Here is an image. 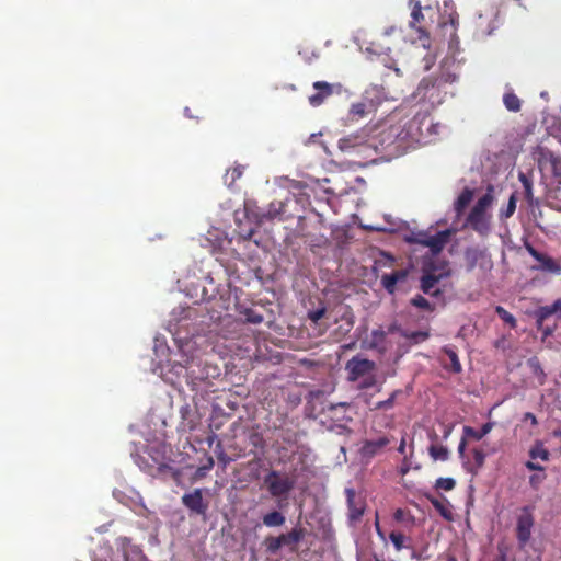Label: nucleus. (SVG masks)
Returning a JSON list of instances; mask_svg holds the SVG:
<instances>
[{"label":"nucleus","instance_id":"052dcab7","mask_svg":"<svg viewBox=\"0 0 561 561\" xmlns=\"http://www.w3.org/2000/svg\"><path fill=\"white\" fill-rule=\"evenodd\" d=\"M551 332H552V330H551V329H549V328L543 329V333H545L546 335L550 334Z\"/></svg>","mask_w":561,"mask_h":561},{"label":"nucleus","instance_id":"6e6d98bb","mask_svg":"<svg viewBox=\"0 0 561 561\" xmlns=\"http://www.w3.org/2000/svg\"><path fill=\"white\" fill-rule=\"evenodd\" d=\"M491 430V426L489 424L483 425V427L480 431V433H483V436L488 434Z\"/></svg>","mask_w":561,"mask_h":561},{"label":"nucleus","instance_id":"e2e57ef3","mask_svg":"<svg viewBox=\"0 0 561 561\" xmlns=\"http://www.w3.org/2000/svg\"><path fill=\"white\" fill-rule=\"evenodd\" d=\"M376 529H377L378 534L381 535L378 520L376 522Z\"/></svg>","mask_w":561,"mask_h":561},{"label":"nucleus","instance_id":"bf43d9fd","mask_svg":"<svg viewBox=\"0 0 561 561\" xmlns=\"http://www.w3.org/2000/svg\"><path fill=\"white\" fill-rule=\"evenodd\" d=\"M394 516H396V518H397V519H400V518H401V516H402V511H401V510H398V511L396 512Z\"/></svg>","mask_w":561,"mask_h":561},{"label":"nucleus","instance_id":"58836bf2","mask_svg":"<svg viewBox=\"0 0 561 561\" xmlns=\"http://www.w3.org/2000/svg\"><path fill=\"white\" fill-rule=\"evenodd\" d=\"M516 209V197L515 195H511L507 207L505 210L501 211L500 217L501 218H510Z\"/></svg>","mask_w":561,"mask_h":561},{"label":"nucleus","instance_id":"c756f323","mask_svg":"<svg viewBox=\"0 0 561 561\" xmlns=\"http://www.w3.org/2000/svg\"><path fill=\"white\" fill-rule=\"evenodd\" d=\"M503 102L505 107L511 112H518L520 110V101L514 93H505Z\"/></svg>","mask_w":561,"mask_h":561},{"label":"nucleus","instance_id":"49530a36","mask_svg":"<svg viewBox=\"0 0 561 561\" xmlns=\"http://www.w3.org/2000/svg\"><path fill=\"white\" fill-rule=\"evenodd\" d=\"M364 107L365 106L362 103L353 104L351 112L354 113V114L363 115L364 114Z\"/></svg>","mask_w":561,"mask_h":561},{"label":"nucleus","instance_id":"c9c22d12","mask_svg":"<svg viewBox=\"0 0 561 561\" xmlns=\"http://www.w3.org/2000/svg\"><path fill=\"white\" fill-rule=\"evenodd\" d=\"M495 312L497 316L507 324H510L512 328L516 327V319L513 314H511L508 311H506L503 307L497 306L495 308Z\"/></svg>","mask_w":561,"mask_h":561},{"label":"nucleus","instance_id":"6e6552de","mask_svg":"<svg viewBox=\"0 0 561 561\" xmlns=\"http://www.w3.org/2000/svg\"><path fill=\"white\" fill-rule=\"evenodd\" d=\"M450 230L439 231L435 234L419 232L413 237V242L430 248L433 254H438L448 242Z\"/></svg>","mask_w":561,"mask_h":561},{"label":"nucleus","instance_id":"c85d7f7f","mask_svg":"<svg viewBox=\"0 0 561 561\" xmlns=\"http://www.w3.org/2000/svg\"><path fill=\"white\" fill-rule=\"evenodd\" d=\"M463 540H465V543H463V558H465V561H468L471 551L477 549L478 543H477V541L474 539V536L471 533L465 534L463 535Z\"/></svg>","mask_w":561,"mask_h":561},{"label":"nucleus","instance_id":"69168bd1","mask_svg":"<svg viewBox=\"0 0 561 561\" xmlns=\"http://www.w3.org/2000/svg\"><path fill=\"white\" fill-rule=\"evenodd\" d=\"M449 561H456L454 557H449Z\"/></svg>","mask_w":561,"mask_h":561},{"label":"nucleus","instance_id":"f03ea898","mask_svg":"<svg viewBox=\"0 0 561 561\" xmlns=\"http://www.w3.org/2000/svg\"><path fill=\"white\" fill-rule=\"evenodd\" d=\"M494 201V188L492 185H489L486 193L478 199L468 214L465 226L471 228L481 236L489 234L491 231L492 218L490 209L492 208Z\"/></svg>","mask_w":561,"mask_h":561},{"label":"nucleus","instance_id":"a19ab883","mask_svg":"<svg viewBox=\"0 0 561 561\" xmlns=\"http://www.w3.org/2000/svg\"><path fill=\"white\" fill-rule=\"evenodd\" d=\"M376 376L373 373H370L369 375L365 376L364 379L358 383V389L365 390L371 388L376 385Z\"/></svg>","mask_w":561,"mask_h":561},{"label":"nucleus","instance_id":"412c9836","mask_svg":"<svg viewBox=\"0 0 561 561\" xmlns=\"http://www.w3.org/2000/svg\"><path fill=\"white\" fill-rule=\"evenodd\" d=\"M445 499H431L433 506L439 512V514L447 520H453L451 505Z\"/></svg>","mask_w":561,"mask_h":561},{"label":"nucleus","instance_id":"aec40b11","mask_svg":"<svg viewBox=\"0 0 561 561\" xmlns=\"http://www.w3.org/2000/svg\"><path fill=\"white\" fill-rule=\"evenodd\" d=\"M556 313H560L561 314V300H557V301H554L550 306H543V307L539 308V310L537 312L538 325L541 327L542 321L545 319H547L548 317H550L552 314H556Z\"/></svg>","mask_w":561,"mask_h":561},{"label":"nucleus","instance_id":"7c9ffc66","mask_svg":"<svg viewBox=\"0 0 561 561\" xmlns=\"http://www.w3.org/2000/svg\"><path fill=\"white\" fill-rule=\"evenodd\" d=\"M518 180L523 184V187L525 191V197L527 198L528 202H531L533 197H534L531 180L523 172L518 173Z\"/></svg>","mask_w":561,"mask_h":561},{"label":"nucleus","instance_id":"4c0bfd02","mask_svg":"<svg viewBox=\"0 0 561 561\" xmlns=\"http://www.w3.org/2000/svg\"><path fill=\"white\" fill-rule=\"evenodd\" d=\"M411 304L414 307L420 308V309L432 310V307H431V304L428 302V300L421 295H416L415 297H413L411 299Z\"/></svg>","mask_w":561,"mask_h":561},{"label":"nucleus","instance_id":"5fc2aeb1","mask_svg":"<svg viewBox=\"0 0 561 561\" xmlns=\"http://www.w3.org/2000/svg\"><path fill=\"white\" fill-rule=\"evenodd\" d=\"M348 405H350V404H348V403H346V402H340V403H336V404H331V405H330V410H334V409H336L337 407H343V408H345V407H348Z\"/></svg>","mask_w":561,"mask_h":561},{"label":"nucleus","instance_id":"603ef678","mask_svg":"<svg viewBox=\"0 0 561 561\" xmlns=\"http://www.w3.org/2000/svg\"><path fill=\"white\" fill-rule=\"evenodd\" d=\"M401 329L397 325V324H391L389 328H388V333H394V332H400L401 333Z\"/></svg>","mask_w":561,"mask_h":561},{"label":"nucleus","instance_id":"9d476101","mask_svg":"<svg viewBox=\"0 0 561 561\" xmlns=\"http://www.w3.org/2000/svg\"><path fill=\"white\" fill-rule=\"evenodd\" d=\"M316 93L309 95L308 101L312 106H320L325 100H328L333 93L341 92L340 83H328L325 81H316L312 84Z\"/></svg>","mask_w":561,"mask_h":561},{"label":"nucleus","instance_id":"a878e982","mask_svg":"<svg viewBox=\"0 0 561 561\" xmlns=\"http://www.w3.org/2000/svg\"><path fill=\"white\" fill-rule=\"evenodd\" d=\"M242 174H243L242 165L233 167V168L227 170V172L224 176V181L228 187H231L237 182V180H239L242 176Z\"/></svg>","mask_w":561,"mask_h":561},{"label":"nucleus","instance_id":"c03bdc74","mask_svg":"<svg viewBox=\"0 0 561 561\" xmlns=\"http://www.w3.org/2000/svg\"><path fill=\"white\" fill-rule=\"evenodd\" d=\"M410 469H411L410 460H409L407 457H404V459H403V461H402V463H401V466H400V468H399V470H398V471H399V474H400L401 477H404L405 474H408V472L410 471Z\"/></svg>","mask_w":561,"mask_h":561},{"label":"nucleus","instance_id":"4468645a","mask_svg":"<svg viewBox=\"0 0 561 561\" xmlns=\"http://www.w3.org/2000/svg\"><path fill=\"white\" fill-rule=\"evenodd\" d=\"M465 261L469 270L479 265L482 268L491 267V260L485 250L471 248L465 252Z\"/></svg>","mask_w":561,"mask_h":561},{"label":"nucleus","instance_id":"ddd939ff","mask_svg":"<svg viewBox=\"0 0 561 561\" xmlns=\"http://www.w3.org/2000/svg\"><path fill=\"white\" fill-rule=\"evenodd\" d=\"M444 275V272L437 273L436 268L425 267L424 273L421 277L422 291L427 295H437L439 293L437 285L439 284Z\"/></svg>","mask_w":561,"mask_h":561},{"label":"nucleus","instance_id":"79ce46f5","mask_svg":"<svg viewBox=\"0 0 561 561\" xmlns=\"http://www.w3.org/2000/svg\"><path fill=\"white\" fill-rule=\"evenodd\" d=\"M245 319L250 323L259 324L263 321V316L255 312L254 310H247L245 312Z\"/></svg>","mask_w":561,"mask_h":561},{"label":"nucleus","instance_id":"338daca9","mask_svg":"<svg viewBox=\"0 0 561 561\" xmlns=\"http://www.w3.org/2000/svg\"><path fill=\"white\" fill-rule=\"evenodd\" d=\"M392 30H393V28L388 30V31L386 32V34H390V33L392 32Z\"/></svg>","mask_w":561,"mask_h":561},{"label":"nucleus","instance_id":"dca6fc26","mask_svg":"<svg viewBox=\"0 0 561 561\" xmlns=\"http://www.w3.org/2000/svg\"><path fill=\"white\" fill-rule=\"evenodd\" d=\"M390 442L391 439L387 436H381L378 439L365 440L359 450L360 455L363 458L371 459L387 447Z\"/></svg>","mask_w":561,"mask_h":561},{"label":"nucleus","instance_id":"37998d69","mask_svg":"<svg viewBox=\"0 0 561 561\" xmlns=\"http://www.w3.org/2000/svg\"><path fill=\"white\" fill-rule=\"evenodd\" d=\"M327 309L324 307L308 312V318L313 322L318 323L323 318Z\"/></svg>","mask_w":561,"mask_h":561},{"label":"nucleus","instance_id":"e433bc0d","mask_svg":"<svg viewBox=\"0 0 561 561\" xmlns=\"http://www.w3.org/2000/svg\"><path fill=\"white\" fill-rule=\"evenodd\" d=\"M456 485L453 478H439L436 480L435 488L443 491H451Z\"/></svg>","mask_w":561,"mask_h":561},{"label":"nucleus","instance_id":"b1692460","mask_svg":"<svg viewBox=\"0 0 561 561\" xmlns=\"http://www.w3.org/2000/svg\"><path fill=\"white\" fill-rule=\"evenodd\" d=\"M482 437L483 433H480V431L473 430L471 427H465L461 444L458 446V453H463V445L467 444L469 440H479Z\"/></svg>","mask_w":561,"mask_h":561},{"label":"nucleus","instance_id":"bb28decb","mask_svg":"<svg viewBox=\"0 0 561 561\" xmlns=\"http://www.w3.org/2000/svg\"><path fill=\"white\" fill-rule=\"evenodd\" d=\"M264 546L268 553L275 554L282 547H284V542L282 541V537L279 536H268L264 539Z\"/></svg>","mask_w":561,"mask_h":561},{"label":"nucleus","instance_id":"864d4df0","mask_svg":"<svg viewBox=\"0 0 561 561\" xmlns=\"http://www.w3.org/2000/svg\"><path fill=\"white\" fill-rule=\"evenodd\" d=\"M254 233V230L253 229H249L244 234H242V238L245 239V240H249L252 238Z\"/></svg>","mask_w":561,"mask_h":561},{"label":"nucleus","instance_id":"1a4fd4ad","mask_svg":"<svg viewBox=\"0 0 561 561\" xmlns=\"http://www.w3.org/2000/svg\"><path fill=\"white\" fill-rule=\"evenodd\" d=\"M375 368V362L367 358H362L359 356H354L345 365V369L347 371V380L355 382L359 378L373 373Z\"/></svg>","mask_w":561,"mask_h":561},{"label":"nucleus","instance_id":"4be33fe9","mask_svg":"<svg viewBox=\"0 0 561 561\" xmlns=\"http://www.w3.org/2000/svg\"><path fill=\"white\" fill-rule=\"evenodd\" d=\"M545 162L548 164L553 176L558 180L559 183H561V158L549 153L547 157H545Z\"/></svg>","mask_w":561,"mask_h":561},{"label":"nucleus","instance_id":"0e129e2a","mask_svg":"<svg viewBox=\"0 0 561 561\" xmlns=\"http://www.w3.org/2000/svg\"><path fill=\"white\" fill-rule=\"evenodd\" d=\"M535 481H537V478L534 476L530 478V482L534 483Z\"/></svg>","mask_w":561,"mask_h":561},{"label":"nucleus","instance_id":"6ab92c4d","mask_svg":"<svg viewBox=\"0 0 561 561\" xmlns=\"http://www.w3.org/2000/svg\"><path fill=\"white\" fill-rule=\"evenodd\" d=\"M286 517L279 511H271L262 516V523L266 527H280L285 524Z\"/></svg>","mask_w":561,"mask_h":561},{"label":"nucleus","instance_id":"a211bd4d","mask_svg":"<svg viewBox=\"0 0 561 561\" xmlns=\"http://www.w3.org/2000/svg\"><path fill=\"white\" fill-rule=\"evenodd\" d=\"M306 533L307 531L304 527L296 526L287 534H280L282 541L284 542V546L289 547L291 552H295L297 550V545L305 538Z\"/></svg>","mask_w":561,"mask_h":561},{"label":"nucleus","instance_id":"0eeeda50","mask_svg":"<svg viewBox=\"0 0 561 561\" xmlns=\"http://www.w3.org/2000/svg\"><path fill=\"white\" fill-rule=\"evenodd\" d=\"M345 495H346V503L348 508V522L352 525H355L356 523L360 522L365 510H366V501L365 497L357 493L352 488L345 489Z\"/></svg>","mask_w":561,"mask_h":561},{"label":"nucleus","instance_id":"72a5a7b5","mask_svg":"<svg viewBox=\"0 0 561 561\" xmlns=\"http://www.w3.org/2000/svg\"><path fill=\"white\" fill-rule=\"evenodd\" d=\"M474 196V190L466 187L460 195H458V211L468 205Z\"/></svg>","mask_w":561,"mask_h":561},{"label":"nucleus","instance_id":"39448f33","mask_svg":"<svg viewBox=\"0 0 561 561\" xmlns=\"http://www.w3.org/2000/svg\"><path fill=\"white\" fill-rule=\"evenodd\" d=\"M409 8L411 9V21L409 26L416 31L419 34L417 41L423 48H430L431 38L428 32L421 25L424 21V14L422 13V7L417 0H409Z\"/></svg>","mask_w":561,"mask_h":561},{"label":"nucleus","instance_id":"473e14b6","mask_svg":"<svg viewBox=\"0 0 561 561\" xmlns=\"http://www.w3.org/2000/svg\"><path fill=\"white\" fill-rule=\"evenodd\" d=\"M540 263H541L540 268L543 271L551 272L554 274L561 273L560 265L550 257L543 256V259L540 261Z\"/></svg>","mask_w":561,"mask_h":561},{"label":"nucleus","instance_id":"a18cd8bd","mask_svg":"<svg viewBox=\"0 0 561 561\" xmlns=\"http://www.w3.org/2000/svg\"><path fill=\"white\" fill-rule=\"evenodd\" d=\"M527 250L529 252V254L536 259L538 262H540L545 255L540 254L538 251H536L533 247L528 245L527 247Z\"/></svg>","mask_w":561,"mask_h":561},{"label":"nucleus","instance_id":"9b49d317","mask_svg":"<svg viewBox=\"0 0 561 561\" xmlns=\"http://www.w3.org/2000/svg\"><path fill=\"white\" fill-rule=\"evenodd\" d=\"M499 11L494 7L486 8L480 12L477 19V30L481 36H489L497 27Z\"/></svg>","mask_w":561,"mask_h":561},{"label":"nucleus","instance_id":"de8ad7c7","mask_svg":"<svg viewBox=\"0 0 561 561\" xmlns=\"http://www.w3.org/2000/svg\"><path fill=\"white\" fill-rule=\"evenodd\" d=\"M448 356H449V359H450V366L454 370H456V352L454 351H448L447 352Z\"/></svg>","mask_w":561,"mask_h":561},{"label":"nucleus","instance_id":"7ed1b4c3","mask_svg":"<svg viewBox=\"0 0 561 561\" xmlns=\"http://www.w3.org/2000/svg\"><path fill=\"white\" fill-rule=\"evenodd\" d=\"M339 150L350 157H358L363 161L358 164L364 165L366 160L373 159L376 154L377 147L371 142L368 133L364 129L352 133L339 139Z\"/></svg>","mask_w":561,"mask_h":561},{"label":"nucleus","instance_id":"cd10ccee","mask_svg":"<svg viewBox=\"0 0 561 561\" xmlns=\"http://www.w3.org/2000/svg\"><path fill=\"white\" fill-rule=\"evenodd\" d=\"M401 336L405 337L413 344H419L427 340L428 333L425 331H401Z\"/></svg>","mask_w":561,"mask_h":561},{"label":"nucleus","instance_id":"5701e85b","mask_svg":"<svg viewBox=\"0 0 561 561\" xmlns=\"http://www.w3.org/2000/svg\"><path fill=\"white\" fill-rule=\"evenodd\" d=\"M402 393H403V391L400 390V389L392 391V393L390 394V397L387 400H382V401H379V402L375 403V405L371 407L370 410L375 411V410H390V409H392L394 407L396 400Z\"/></svg>","mask_w":561,"mask_h":561},{"label":"nucleus","instance_id":"8fccbe9b","mask_svg":"<svg viewBox=\"0 0 561 561\" xmlns=\"http://www.w3.org/2000/svg\"><path fill=\"white\" fill-rule=\"evenodd\" d=\"M524 419H525V421H530V423L533 425L537 424L536 416L533 413H530V412L526 413Z\"/></svg>","mask_w":561,"mask_h":561},{"label":"nucleus","instance_id":"3c124183","mask_svg":"<svg viewBox=\"0 0 561 561\" xmlns=\"http://www.w3.org/2000/svg\"><path fill=\"white\" fill-rule=\"evenodd\" d=\"M398 453L400 454H405V438L402 437L401 442H400V445L398 447Z\"/></svg>","mask_w":561,"mask_h":561},{"label":"nucleus","instance_id":"680f3d73","mask_svg":"<svg viewBox=\"0 0 561 561\" xmlns=\"http://www.w3.org/2000/svg\"><path fill=\"white\" fill-rule=\"evenodd\" d=\"M553 435H554V436H557V437H561V431H556V432L553 433Z\"/></svg>","mask_w":561,"mask_h":561},{"label":"nucleus","instance_id":"393cba45","mask_svg":"<svg viewBox=\"0 0 561 561\" xmlns=\"http://www.w3.org/2000/svg\"><path fill=\"white\" fill-rule=\"evenodd\" d=\"M428 453L434 461H445L449 457L448 449L443 445L432 444L428 448Z\"/></svg>","mask_w":561,"mask_h":561},{"label":"nucleus","instance_id":"423d86ee","mask_svg":"<svg viewBox=\"0 0 561 561\" xmlns=\"http://www.w3.org/2000/svg\"><path fill=\"white\" fill-rule=\"evenodd\" d=\"M424 127L426 128V131L430 133L431 128H433L434 126L427 114L417 113L407 123V135L412 140L420 142L424 140L426 137Z\"/></svg>","mask_w":561,"mask_h":561},{"label":"nucleus","instance_id":"f257e3e1","mask_svg":"<svg viewBox=\"0 0 561 561\" xmlns=\"http://www.w3.org/2000/svg\"><path fill=\"white\" fill-rule=\"evenodd\" d=\"M180 359L169 365L167 380L174 387L184 381L192 390L220 376V368L203 358L196 342L185 340L179 345Z\"/></svg>","mask_w":561,"mask_h":561},{"label":"nucleus","instance_id":"2f4dec72","mask_svg":"<svg viewBox=\"0 0 561 561\" xmlns=\"http://www.w3.org/2000/svg\"><path fill=\"white\" fill-rule=\"evenodd\" d=\"M531 459H541L543 461L549 459V453L541 443H537L529 451Z\"/></svg>","mask_w":561,"mask_h":561},{"label":"nucleus","instance_id":"13d9d810","mask_svg":"<svg viewBox=\"0 0 561 561\" xmlns=\"http://www.w3.org/2000/svg\"><path fill=\"white\" fill-rule=\"evenodd\" d=\"M495 561H506V557H505V553L504 552H501L500 557L496 558Z\"/></svg>","mask_w":561,"mask_h":561},{"label":"nucleus","instance_id":"2eb2a0df","mask_svg":"<svg viewBox=\"0 0 561 561\" xmlns=\"http://www.w3.org/2000/svg\"><path fill=\"white\" fill-rule=\"evenodd\" d=\"M534 518L528 508H524L517 520V538L524 546L530 538Z\"/></svg>","mask_w":561,"mask_h":561},{"label":"nucleus","instance_id":"ea45409f","mask_svg":"<svg viewBox=\"0 0 561 561\" xmlns=\"http://www.w3.org/2000/svg\"><path fill=\"white\" fill-rule=\"evenodd\" d=\"M386 340V332L382 330H374L371 332V347H377Z\"/></svg>","mask_w":561,"mask_h":561},{"label":"nucleus","instance_id":"4d7b16f0","mask_svg":"<svg viewBox=\"0 0 561 561\" xmlns=\"http://www.w3.org/2000/svg\"><path fill=\"white\" fill-rule=\"evenodd\" d=\"M476 459H477L478 463H482L483 455L479 451H476Z\"/></svg>","mask_w":561,"mask_h":561},{"label":"nucleus","instance_id":"f8f14e48","mask_svg":"<svg viewBox=\"0 0 561 561\" xmlns=\"http://www.w3.org/2000/svg\"><path fill=\"white\" fill-rule=\"evenodd\" d=\"M183 505L188 508L192 513L205 516L208 510V503L203 499V491L195 489L191 493H185L182 496Z\"/></svg>","mask_w":561,"mask_h":561},{"label":"nucleus","instance_id":"f3484780","mask_svg":"<svg viewBox=\"0 0 561 561\" xmlns=\"http://www.w3.org/2000/svg\"><path fill=\"white\" fill-rule=\"evenodd\" d=\"M409 271L405 268L396 270L389 274H383L380 278L382 287L389 294H394L397 284L403 283L408 277Z\"/></svg>","mask_w":561,"mask_h":561},{"label":"nucleus","instance_id":"20e7f679","mask_svg":"<svg viewBox=\"0 0 561 561\" xmlns=\"http://www.w3.org/2000/svg\"><path fill=\"white\" fill-rule=\"evenodd\" d=\"M263 484L272 497L287 500L295 488L296 480L284 471L271 470L265 474Z\"/></svg>","mask_w":561,"mask_h":561},{"label":"nucleus","instance_id":"774afa93","mask_svg":"<svg viewBox=\"0 0 561 561\" xmlns=\"http://www.w3.org/2000/svg\"><path fill=\"white\" fill-rule=\"evenodd\" d=\"M377 561H379V560H377Z\"/></svg>","mask_w":561,"mask_h":561},{"label":"nucleus","instance_id":"f704fd0d","mask_svg":"<svg viewBox=\"0 0 561 561\" xmlns=\"http://www.w3.org/2000/svg\"><path fill=\"white\" fill-rule=\"evenodd\" d=\"M389 539L393 543L397 551H400L404 548L405 536L400 531H391L389 534Z\"/></svg>","mask_w":561,"mask_h":561},{"label":"nucleus","instance_id":"09e8293b","mask_svg":"<svg viewBox=\"0 0 561 561\" xmlns=\"http://www.w3.org/2000/svg\"><path fill=\"white\" fill-rule=\"evenodd\" d=\"M526 467L530 470H538V471H542L543 470V467H541L540 465L538 463H535L533 461H527L526 462Z\"/></svg>","mask_w":561,"mask_h":561}]
</instances>
